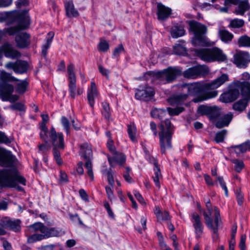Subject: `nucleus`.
Instances as JSON below:
<instances>
[{"mask_svg":"<svg viewBox=\"0 0 250 250\" xmlns=\"http://www.w3.org/2000/svg\"><path fill=\"white\" fill-rule=\"evenodd\" d=\"M58 149L59 148L58 147H53V154L57 163L60 165L62 164V161L61 158L60 152Z\"/></svg>","mask_w":250,"mask_h":250,"instance_id":"50","label":"nucleus"},{"mask_svg":"<svg viewBox=\"0 0 250 250\" xmlns=\"http://www.w3.org/2000/svg\"><path fill=\"white\" fill-rule=\"evenodd\" d=\"M230 147L234 149V152L237 155L245 153L247 150H250V141L248 140L239 145L232 146Z\"/></svg>","mask_w":250,"mask_h":250,"instance_id":"27","label":"nucleus"},{"mask_svg":"<svg viewBox=\"0 0 250 250\" xmlns=\"http://www.w3.org/2000/svg\"><path fill=\"white\" fill-rule=\"evenodd\" d=\"M68 182L67 174L62 171H60V182L61 183H66Z\"/></svg>","mask_w":250,"mask_h":250,"instance_id":"62","label":"nucleus"},{"mask_svg":"<svg viewBox=\"0 0 250 250\" xmlns=\"http://www.w3.org/2000/svg\"><path fill=\"white\" fill-rule=\"evenodd\" d=\"M229 81V76L223 74L212 82L208 83H196L187 85L188 94L198 95L192 101L197 103L216 97L218 91L214 90Z\"/></svg>","mask_w":250,"mask_h":250,"instance_id":"1","label":"nucleus"},{"mask_svg":"<svg viewBox=\"0 0 250 250\" xmlns=\"http://www.w3.org/2000/svg\"><path fill=\"white\" fill-rule=\"evenodd\" d=\"M153 159L154 160V170L155 171L154 176H153V179L156 186L159 188L160 187L159 179L162 177V175L157 161L155 159L153 158Z\"/></svg>","mask_w":250,"mask_h":250,"instance_id":"31","label":"nucleus"},{"mask_svg":"<svg viewBox=\"0 0 250 250\" xmlns=\"http://www.w3.org/2000/svg\"><path fill=\"white\" fill-rule=\"evenodd\" d=\"M48 141L51 142L53 147L63 149L64 147L63 135L62 132H57L52 126L48 132Z\"/></svg>","mask_w":250,"mask_h":250,"instance_id":"12","label":"nucleus"},{"mask_svg":"<svg viewBox=\"0 0 250 250\" xmlns=\"http://www.w3.org/2000/svg\"><path fill=\"white\" fill-rule=\"evenodd\" d=\"M246 240V236L245 235H242L241 236L240 242L239 243V247L241 250H245L246 246L245 242Z\"/></svg>","mask_w":250,"mask_h":250,"instance_id":"63","label":"nucleus"},{"mask_svg":"<svg viewBox=\"0 0 250 250\" xmlns=\"http://www.w3.org/2000/svg\"><path fill=\"white\" fill-rule=\"evenodd\" d=\"M185 30L183 25L181 23L174 24L170 28V33L173 38H178L185 34Z\"/></svg>","mask_w":250,"mask_h":250,"instance_id":"24","label":"nucleus"},{"mask_svg":"<svg viewBox=\"0 0 250 250\" xmlns=\"http://www.w3.org/2000/svg\"><path fill=\"white\" fill-rule=\"evenodd\" d=\"M10 108L12 110H18L20 111H22L25 110L24 105L20 103H17L11 105Z\"/></svg>","mask_w":250,"mask_h":250,"instance_id":"57","label":"nucleus"},{"mask_svg":"<svg viewBox=\"0 0 250 250\" xmlns=\"http://www.w3.org/2000/svg\"><path fill=\"white\" fill-rule=\"evenodd\" d=\"M12 142V139L8 138L5 134L0 131V144H10Z\"/></svg>","mask_w":250,"mask_h":250,"instance_id":"53","label":"nucleus"},{"mask_svg":"<svg viewBox=\"0 0 250 250\" xmlns=\"http://www.w3.org/2000/svg\"><path fill=\"white\" fill-rule=\"evenodd\" d=\"M79 194L81 198L85 201H88V196L86 191L83 189H80L79 191Z\"/></svg>","mask_w":250,"mask_h":250,"instance_id":"64","label":"nucleus"},{"mask_svg":"<svg viewBox=\"0 0 250 250\" xmlns=\"http://www.w3.org/2000/svg\"><path fill=\"white\" fill-rule=\"evenodd\" d=\"M28 84V83L26 80L21 81L17 85L16 91L20 94L24 93L26 90Z\"/></svg>","mask_w":250,"mask_h":250,"instance_id":"42","label":"nucleus"},{"mask_svg":"<svg viewBox=\"0 0 250 250\" xmlns=\"http://www.w3.org/2000/svg\"><path fill=\"white\" fill-rule=\"evenodd\" d=\"M0 52L3 53L4 56L11 59H17L21 57V53L15 49L13 45L9 43H4L0 48Z\"/></svg>","mask_w":250,"mask_h":250,"instance_id":"17","label":"nucleus"},{"mask_svg":"<svg viewBox=\"0 0 250 250\" xmlns=\"http://www.w3.org/2000/svg\"><path fill=\"white\" fill-rule=\"evenodd\" d=\"M231 162L234 164V169L237 172H240L244 167V163L242 160L232 159Z\"/></svg>","mask_w":250,"mask_h":250,"instance_id":"43","label":"nucleus"},{"mask_svg":"<svg viewBox=\"0 0 250 250\" xmlns=\"http://www.w3.org/2000/svg\"><path fill=\"white\" fill-rule=\"evenodd\" d=\"M157 16L160 21L167 19L171 14L170 8L166 7L162 3L157 4Z\"/></svg>","mask_w":250,"mask_h":250,"instance_id":"22","label":"nucleus"},{"mask_svg":"<svg viewBox=\"0 0 250 250\" xmlns=\"http://www.w3.org/2000/svg\"><path fill=\"white\" fill-rule=\"evenodd\" d=\"M17 183L25 186L26 180L23 176L18 175L16 169L0 170V187H14Z\"/></svg>","mask_w":250,"mask_h":250,"instance_id":"9","label":"nucleus"},{"mask_svg":"<svg viewBox=\"0 0 250 250\" xmlns=\"http://www.w3.org/2000/svg\"><path fill=\"white\" fill-rule=\"evenodd\" d=\"M190 30L193 33L192 43L194 46H208L210 45V42L207 38V27L195 21L189 23Z\"/></svg>","mask_w":250,"mask_h":250,"instance_id":"6","label":"nucleus"},{"mask_svg":"<svg viewBox=\"0 0 250 250\" xmlns=\"http://www.w3.org/2000/svg\"><path fill=\"white\" fill-rule=\"evenodd\" d=\"M239 94V90L234 83L233 85L229 87L228 91L221 94L220 99L224 103H230L237 99Z\"/></svg>","mask_w":250,"mask_h":250,"instance_id":"15","label":"nucleus"},{"mask_svg":"<svg viewBox=\"0 0 250 250\" xmlns=\"http://www.w3.org/2000/svg\"><path fill=\"white\" fill-rule=\"evenodd\" d=\"M30 36L26 32H21L16 35L15 41L17 46L20 48H25L30 44Z\"/></svg>","mask_w":250,"mask_h":250,"instance_id":"19","label":"nucleus"},{"mask_svg":"<svg viewBox=\"0 0 250 250\" xmlns=\"http://www.w3.org/2000/svg\"><path fill=\"white\" fill-rule=\"evenodd\" d=\"M68 88L70 96L74 99L76 95V81H69Z\"/></svg>","mask_w":250,"mask_h":250,"instance_id":"41","label":"nucleus"},{"mask_svg":"<svg viewBox=\"0 0 250 250\" xmlns=\"http://www.w3.org/2000/svg\"><path fill=\"white\" fill-rule=\"evenodd\" d=\"M115 161L120 165H123L125 162V156L122 153L118 154L115 157Z\"/></svg>","mask_w":250,"mask_h":250,"instance_id":"56","label":"nucleus"},{"mask_svg":"<svg viewBox=\"0 0 250 250\" xmlns=\"http://www.w3.org/2000/svg\"><path fill=\"white\" fill-rule=\"evenodd\" d=\"M219 34L221 40L225 42H228L231 41L233 35L226 30H220Z\"/></svg>","mask_w":250,"mask_h":250,"instance_id":"34","label":"nucleus"},{"mask_svg":"<svg viewBox=\"0 0 250 250\" xmlns=\"http://www.w3.org/2000/svg\"><path fill=\"white\" fill-rule=\"evenodd\" d=\"M191 222L195 229V233L197 237H199L203 233L204 226L200 216L195 212L192 214Z\"/></svg>","mask_w":250,"mask_h":250,"instance_id":"21","label":"nucleus"},{"mask_svg":"<svg viewBox=\"0 0 250 250\" xmlns=\"http://www.w3.org/2000/svg\"><path fill=\"white\" fill-rule=\"evenodd\" d=\"M238 89L241 90L242 96L250 99V83L238 81L235 83Z\"/></svg>","mask_w":250,"mask_h":250,"instance_id":"23","label":"nucleus"},{"mask_svg":"<svg viewBox=\"0 0 250 250\" xmlns=\"http://www.w3.org/2000/svg\"><path fill=\"white\" fill-rule=\"evenodd\" d=\"M46 123H42L40 125V128L42 130L40 133L41 138L46 143L48 142V129L46 125Z\"/></svg>","mask_w":250,"mask_h":250,"instance_id":"35","label":"nucleus"},{"mask_svg":"<svg viewBox=\"0 0 250 250\" xmlns=\"http://www.w3.org/2000/svg\"><path fill=\"white\" fill-rule=\"evenodd\" d=\"M238 43L240 46L250 47V37L242 36L239 39Z\"/></svg>","mask_w":250,"mask_h":250,"instance_id":"44","label":"nucleus"},{"mask_svg":"<svg viewBox=\"0 0 250 250\" xmlns=\"http://www.w3.org/2000/svg\"><path fill=\"white\" fill-rule=\"evenodd\" d=\"M188 98V94H180L173 96L169 99V102L172 105L183 104Z\"/></svg>","mask_w":250,"mask_h":250,"instance_id":"28","label":"nucleus"},{"mask_svg":"<svg viewBox=\"0 0 250 250\" xmlns=\"http://www.w3.org/2000/svg\"><path fill=\"white\" fill-rule=\"evenodd\" d=\"M211 111V107L206 105H200L198 108V113L202 115L208 116Z\"/></svg>","mask_w":250,"mask_h":250,"instance_id":"48","label":"nucleus"},{"mask_svg":"<svg viewBox=\"0 0 250 250\" xmlns=\"http://www.w3.org/2000/svg\"><path fill=\"white\" fill-rule=\"evenodd\" d=\"M250 9L248 0L241 1L236 8L235 13L237 15H243L245 12Z\"/></svg>","mask_w":250,"mask_h":250,"instance_id":"33","label":"nucleus"},{"mask_svg":"<svg viewBox=\"0 0 250 250\" xmlns=\"http://www.w3.org/2000/svg\"><path fill=\"white\" fill-rule=\"evenodd\" d=\"M17 159L11 151L0 148V166L3 167H12Z\"/></svg>","mask_w":250,"mask_h":250,"instance_id":"13","label":"nucleus"},{"mask_svg":"<svg viewBox=\"0 0 250 250\" xmlns=\"http://www.w3.org/2000/svg\"><path fill=\"white\" fill-rule=\"evenodd\" d=\"M233 115L229 113L218 119L215 123V126L218 128L229 125L232 119Z\"/></svg>","mask_w":250,"mask_h":250,"instance_id":"25","label":"nucleus"},{"mask_svg":"<svg viewBox=\"0 0 250 250\" xmlns=\"http://www.w3.org/2000/svg\"><path fill=\"white\" fill-rule=\"evenodd\" d=\"M103 173L106 174L109 184L112 187H113L114 185V180L111 173V168L104 170L103 171Z\"/></svg>","mask_w":250,"mask_h":250,"instance_id":"52","label":"nucleus"},{"mask_svg":"<svg viewBox=\"0 0 250 250\" xmlns=\"http://www.w3.org/2000/svg\"><path fill=\"white\" fill-rule=\"evenodd\" d=\"M61 122L66 134L67 135L69 134L70 125L69 120L65 116H62Z\"/></svg>","mask_w":250,"mask_h":250,"instance_id":"46","label":"nucleus"},{"mask_svg":"<svg viewBox=\"0 0 250 250\" xmlns=\"http://www.w3.org/2000/svg\"><path fill=\"white\" fill-rule=\"evenodd\" d=\"M127 133L130 140L133 142L137 141L136 135L137 133L136 127L134 124H130L127 126Z\"/></svg>","mask_w":250,"mask_h":250,"instance_id":"36","label":"nucleus"},{"mask_svg":"<svg viewBox=\"0 0 250 250\" xmlns=\"http://www.w3.org/2000/svg\"><path fill=\"white\" fill-rule=\"evenodd\" d=\"M167 112L163 109H155L151 112V115L153 118H159L161 120L166 114Z\"/></svg>","mask_w":250,"mask_h":250,"instance_id":"40","label":"nucleus"},{"mask_svg":"<svg viewBox=\"0 0 250 250\" xmlns=\"http://www.w3.org/2000/svg\"><path fill=\"white\" fill-rule=\"evenodd\" d=\"M194 54L201 60L207 62H224L227 59V56L223 51L216 47L210 48L194 49Z\"/></svg>","mask_w":250,"mask_h":250,"instance_id":"8","label":"nucleus"},{"mask_svg":"<svg viewBox=\"0 0 250 250\" xmlns=\"http://www.w3.org/2000/svg\"><path fill=\"white\" fill-rule=\"evenodd\" d=\"M206 206L207 211H204L203 213L205 223L207 227L212 231V238L213 240H216L218 238V230L220 224L221 223L220 212L218 208L215 207L214 208V225L213 224V221L211 218V215L212 212V206L209 199H208L206 202Z\"/></svg>","mask_w":250,"mask_h":250,"instance_id":"7","label":"nucleus"},{"mask_svg":"<svg viewBox=\"0 0 250 250\" xmlns=\"http://www.w3.org/2000/svg\"><path fill=\"white\" fill-rule=\"evenodd\" d=\"M208 67L204 65H198L190 67L183 72L178 67H168L158 72V76L165 78L167 83L173 82L178 77L181 76L187 79H196L200 76H205L208 73Z\"/></svg>","mask_w":250,"mask_h":250,"instance_id":"2","label":"nucleus"},{"mask_svg":"<svg viewBox=\"0 0 250 250\" xmlns=\"http://www.w3.org/2000/svg\"><path fill=\"white\" fill-rule=\"evenodd\" d=\"M75 67L73 63H70L68 65L67 71L68 75L69 81H76V75L74 72Z\"/></svg>","mask_w":250,"mask_h":250,"instance_id":"39","label":"nucleus"},{"mask_svg":"<svg viewBox=\"0 0 250 250\" xmlns=\"http://www.w3.org/2000/svg\"><path fill=\"white\" fill-rule=\"evenodd\" d=\"M66 14L67 17H76L79 16V12L74 8L72 0H69L64 3Z\"/></svg>","mask_w":250,"mask_h":250,"instance_id":"26","label":"nucleus"},{"mask_svg":"<svg viewBox=\"0 0 250 250\" xmlns=\"http://www.w3.org/2000/svg\"><path fill=\"white\" fill-rule=\"evenodd\" d=\"M186 48L182 44L178 43L173 46V53L175 54L184 55L186 53Z\"/></svg>","mask_w":250,"mask_h":250,"instance_id":"38","label":"nucleus"},{"mask_svg":"<svg viewBox=\"0 0 250 250\" xmlns=\"http://www.w3.org/2000/svg\"><path fill=\"white\" fill-rule=\"evenodd\" d=\"M135 97L136 99L144 101H149L154 95L153 88L150 86H140L139 88L135 90Z\"/></svg>","mask_w":250,"mask_h":250,"instance_id":"14","label":"nucleus"},{"mask_svg":"<svg viewBox=\"0 0 250 250\" xmlns=\"http://www.w3.org/2000/svg\"><path fill=\"white\" fill-rule=\"evenodd\" d=\"M248 104V102L247 99H240L233 104L232 109L238 113H241L245 110Z\"/></svg>","mask_w":250,"mask_h":250,"instance_id":"29","label":"nucleus"},{"mask_svg":"<svg viewBox=\"0 0 250 250\" xmlns=\"http://www.w3.org/2000/svg\"><path fill=\"white\" fill-rule=\"evenodd\" d=\"M0 221L4 223L5 228L15 232H18L21 229V221L19 219L12 220L8 217L2 218Z\"/></svg>","mask_w":250,"mask_h":250,"instance_id":"18","label":"nucleus"},{"mask_svg":"<svg viewBox=\"0 0 250 250\" xmlns=\"http://www.w3.org/2000/svg\"><path fill=\"white\" fill-rule=\"evenodd\" d=\"M219 116V112L216 107H211V111L208 114V116L210 120H213Z\"/></svg>","mask_w":250,"mask_h":250,"instance_id":"55","label":"nucleus"},{"mask_svg":"<svg viewBox=\"0 0 250 250\" xmlns=\"http://www.w3.org/2000/svg\"><path fill=\"white\" fill-rule=\"evenodd\" d=\"M102 113L106 119H109L110 117V109L109 104L106 102L102 103Z\"/></svg>","mask_w":250,"mask_h":250,"instance_id":"37","label":"nucleus"},{"mask_svg":"<svg viewBox=\"0 0 250 250\" xmlns=\"http://www.w3.org/2000/svg\"><path fill=\"white\" fill-rule=\"evenodd\" d=\"M233 62L239 68H246L250 62V54L247 52L238 51L233 55Z\"/></svg>","mask_w":250,"mask_h":250,"instance_id":"16","label":"nucleus"},{"mask_svg":"<svg viewBox=\"0 0 250 250\" xmlns=\"http://www.w3.org/2000/svg\"><path fill=\"white\" fill-rule=\"evenodd\" d=\"M54 36V33L53 32H49L47 35L46 41V42L42 46V54L44 57H46L47 53V50L50 47Z\"/></svg>","mask_w":250,"mask_h":250,"instance_id":"32","label":"nucleus"},{"mask_svg":"<svg viewBox=\"0 0 250 250\" xmlns=\"http://www.w3.org/2000/svg\"><path fill=\"white\" fill-rule=\"evenodd\" d=\"M216 180L218 181L222 188L224 190L226 196H228V190L226 185V183L224 180L223 177L222 176H217Z\"/></svg>","mask_w":250,"mask_h":250,"instance_id":"54","label":"nucleus"},{"mask_svg":"<svg viewBox=\"0 0 250 250\" xmlns=\"http://www.w3.org/2000/svg\"><path fill=\"white\" fill-rule=\"evenodd\" d=\"M0 98L3 101H9L11 103L19 100V97L17 95H12L14 91V86L8 82H17L19 80L13 76L10 73L5 71L0 73Z\"/></svg>","mask_w":250,"mask_h":250,"instance_id":"4","label":"nucleus"},{"mask_svg":"<svg viewBox=\"0 0 250 250\" xmlns=\"http://www.w3.org/2000/svg\"><path fill=\"white\" fill-rule=\"evenodd\" d=\"M124 51V48L122 44H120L114 49L113 56L115 57H118L121 53Z\"/></svg>","mask_w":250,"mask_h":250,"instance_id":"58","label":"nucleus"},{"mask_svg":"<svg viewBox=\"0 0 250 250\" xmlns=\"http://www.w3.org/2000/svg\"><path fill=\"white\" fill-rule=\"evenodd\" d=\"M15 15V21L18 22L16 26L5 28L2 30L3 31V36L5 34L9 35H14L20 30L27 29L30 24L28 10H25L20 13H14Z\"/></svg>","mask_w":250,"mask_h":250,"instance_id":"10","label":"nucleus"},{"mask_svg":"<svg viewBox=\"0 0 250 250\" xmlns=\"http://www.w3.org/2000/svg\"><path fill=\"white\" fill-rule=\"evenodd\" d=\"M236 198L237 200L238 204L239 206H241L243 203V195L240 189H237L236 191Z\"/></svg>","mask_w":250,"mask_h":250,"instance_id":"59","label":"nucleus"},{"mask_svg":"<svg viewBox=\"0 0 250 250\" xmlns=\"http://www.w3.org/2000/svg\"><path fill=\"white\" fill-rule=\"evenodd\" d=\"M160 217L161 218H158V220L159 221H166L169 220L170 219V217L169 216V213L168 211L165 210L164 211L162 212V214L160 215Z\"/></svg>","mask_w":250,"mask_h":250,"instance_id":"60","label":"nucleus"},{"mask_svg":"<svg viewBox=\"0 0 250 250\" xmlns=\"http://www.w3.org/2000/svg\"><path fill=\"white\" fill-rule=\"evenodd\" d=\"M109 45L105 40H101L98 44V50L100 51L105 52L108 51Z\"/></svg>","mask_w":250,"mask_h":250,"instance_id":"47","label":"nucleus"},{"mask_svg":"<svg viewBox=\"0 0 250 250\" xmlns=\"http://www.w3.org/2000/svg\"><path fill=\"white\" fill-rule=\"evenodd\" d=\"M244 24V21L243 20L235 19L232 20L230 23V25L233 28H240Z\"/></svg>","mask_w":250,"mask_h":250,"instance_id":"51","label":"nucleus"},{"mask_svg":"<svg viewBox=\"0 0 250 250\" xmlns=\"http://www.w3.org/2000/svg\"><path fill=\"white\" fill-rule=\"evenodd\" d=\"M16 68H15L16 73L23 74L26 73L28 69V64L25 61L18 60L16 62Z\"/></svg>","mask_w":250,"mask_h":250,"instance_id":"30","label":"nucleus"},{"mask_svg":"<svg viewBox=\"0 0 250 250\" xmlns=\"http://www.w3.org/2000/svg\"><path fill=\"white\" fill-rule=\"evenodd\" d=\"M60 247L58 244H50L47 245L43 246L41 247L42 250H55V249Z\"/></svg>","mask_w":250,"mask_h":250,"instance_id":"61","label":"nucleus"},{"mask_svg":"<svg viewBox=\"0 0 250 250\" xmlns=\"http://www.w3.org/2000/svg\"><path fill=\"white\" fill-rule=\"evenodd\" d=\"M150 127L155 137L159 135L161 152L162 154H165L167 149L172 148V137L174 131L173 125L168 119L162 122L159 125V133L156 124L154 122H150Z\"/></svg>","mask_w":250,"mask_h":250,"instance_id":"3","label":"nucleus"},{"mask_svg":"<svg viewBox=\"0 0 250 250\" xmlns=\"http://www.w3.org/2000/svg\"><path fill=\"white\" fill-rule=\"evenodd\" d=\"M79 154L86 161L85 167L87 169V174L90 177L91 180H93L94 179V174L91 163L93 158L91 146L87 143L81 145Z\"/></svg>","mask_w":250,"mask_h":250,"instance_id":"11","label":"nucleus"},{"mask_svg":"<svg viewBox=\"0 0 250 250\" xmlns=\"http://www.w3.org/2000/svg\"><path fill=\"white\" fill-rule=\"evenodd\" d=\"M226 134L227 130L226 129L218 132L215 135V141L218 143L223 142Z\"/></svg>","mask_w":250,"mask_h":250,"instance_id":"49","label":"nucleus"},{"mask_svg":"<svg viewBox=\"0 0 250 250\" xmlns=\"http://www.w3.org/2000/svg\"><path fill=\"white\" fill-rule=\"evenodd\" d=\"M98 95L99 93L95 83L93 82H91L90 87L87 90V99L89 105L92 108H93L94 106L95 99Z\"/></svg>","mask_w":250,"mask_h":250,"instance_id":"20","label":"nucleus"},{"mask_svg":"<svg viewBox=\"0 0 250 250\" xmlns=\"http://www.w3.org/2000/svg\"><path fill=\"white\" fill-rule=\"evenodd\" d=\"M31 232H39L41 233H35L27 238L28 243H33L52 237L60 235V231L55 228L47 227L43 223L36 222L29 226Z\"/></svg>","mask_w":250,"mask_h":250,"instance_id":"5","label":"nucleus"},{"mask_svg":"<svg viewBox=\"0 0 250 250\" xmlns=\"http://www.w3.org/2000/svg\"><path fill=\"white\" fill-rule=\"evenodd\" d=\"M167 109L170 115L175 116L182 112L184 110V108L183 107H177L174 108L167 107Z\"/></svg>","mask_w":250,"mask_h":250,"instance_id":"45","label":"nucleus"}]
</instances>
